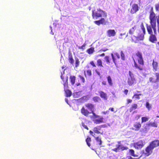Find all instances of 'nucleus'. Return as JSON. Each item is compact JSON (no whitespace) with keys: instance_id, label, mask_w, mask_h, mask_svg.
I'll return each instance as SVG.
<instances>
[{"instance_id":"nucleus-1","label":"nucleus","mask_w":159,"mask_h":159,"mask_svg":"<svg viewBox=\"0 0 159 159\" xmlns=\"http://www.w3.org/2000/svg\"><path fill=\"white\" fill-rule=\"evenodd\" d=\"M85 107H83L81 109V113L84 116L88 117L89 114L92 113L93 115L90 116L94 124H98L104 122L103 118L96 114L94 112V106L91 103H87L85 104Z\"/></svg>"},{"instance_id":"nucleus-2","label":"nucleus","mask_w":159,"mask_h":159,"mask_svg":"<svg viewBox=\"0 0 159 159\" xmlns=\"http://www.w3.org/2000/svg\"><path fill=\"white\" fill-rule=\"evenodd\" d=\"M149 18L150 25H149L148 24H146V28L148 34H151L153 33L152 30V28L154 34H156V21L157 25H159V14L158 16H156V14L153 11L152 7H151L149 12Z\"/></svg>"},{"instance_id":"nucleus-3","label":"nucleus","mask_w":159,"mask_h":159,"mask_svg":"<svg viewBox=\"0 0 159 159\" xmlns=\"http://www.w3.org/2000/svg\"><path fill=\"white\" fill-rule=\"evenodd\" d=\"M140 27L142 32L139 30L138 32L137 36L134 35L135 30L137 29L136 25H134L129 30V33L126 35V37H129L131 39L132 42L135 43H137L141 40H143L144 35L145 34L146 30L143 23L141 24Z\"/></svg>"},{"instance_id":"nucleus-4","label":"nucleus","mask_w":159,"mask_h":159,"mask_svg":"<svg viewBox=\"0 0 159 159\" xmlns=\"http://www.w3.org/2000/svg\"><path fill=\"white\" fill-rule=\"evenodd\" d=\"M132 58L135 68L139 71L143 70L144 69V61L142 53L138 51L132 54Z\"/></svg>"},{"instance_id":"nucleus-5","label":"nucleus","mask_w":159,"mask_h":159,"mask_svg":"<svg viewBox=\"0 0 159 159\" xmlns=\"http://www.w3.org/2000/svg\"><path fill=\"white\" fill-rule=\"evenodd\" d=\"M92 16L93 19H97L98 18L102 17L106 18L107 14L105 11L100 9H97V10H94L92 11Z\"/></svg>"},{"instance_id":"nucleus-6","label":"nucleus","mask_w":159,"mask_h":159,"mask_svg":"<svg viewBox=\"0 0 159 159\" xmlns=\"http://www.w3.org/2000/svg\"><path fill=\"white\" fill-rule=\"evenodd\" d=\"M129 77L128 78L127 83L129 86H132L135 83L136 80L134 74L130 71H129Z\"/></svg>"},{"instance_id":"nucleus-7","label":"nucleus","mask_w":159,"mask_h":159,"mask_svg":"<svg viewBox=\"0 0 159 159\" xmlns=\"http://www.w3.org/2000/svg\"><path fill=\"white\" fill-rule=\"evenodd\" d=\"M145 143L142 140H139L137 142L133 143L134 147L137 149H140L144 145Z\"/></svg>"},{"instance_id":"nucleus-8","label":"nucleus","mask_w":159,"mask_h":159,"mask_svg":"<svg viewBox=\"0 0 159 159\" xmlns=\"http://www.w3.org/2000/svg\"><path fill=\"white\" fill-rule=\"evenodd\" d=\"M156 77H151L149 78V81L152 83H155L159 82V72H155L154 73Z\"/></svg>"},{"instance_id":"nucleus-9","label":"nucleus","mask_w":159,"mask_h":159,"mask_svg":"<svg viewBox=\"0 0 159 159\" xmlns=\"http://www.w3.org/2000/svg\"><path fill=\"white\" fill-rule=\"evenodd\" d=\"M105 127L106 125H105L98 126L93 128V131L95 133L102 134L103 131H101V129Z\"/></svg>"},{"instance_id":"nucleus-10","label":"nucleus","mask_w":159,"mask_h":159,"mask_svg":"<svg viewBox=\"0 0 159 159\" xmlns=\"http://www.w3.org/2000/svg\"><path fill=\"white\" fill-rule=\"evenodd\" d=\"M140 7L138 4L134 3L133 4L131 9L130 12L131 14H134L136 13L139 9Z\"/></svg>"},{"instance_id":"nucleus-11","label":"nucleus","mask_w":159,"mask_h":159,"mask_svg":"<svg viewBox=\"0 0 159 159\" xmlns=\"http://www.w3.org/2000/svg\"><path fill=\"white\" fill-rule=\"evenodd\" d=\"M150 35L148 38V41L152 43H156L157 41V38L156 35V34H154L152 33L149 34Z\"/></svg>"},{"instance_id":"nucleus-12","label":"nucleus","mask_w":159,"mask_h":159,"mask_svg":"<svg viewBox=\"0 0 159 159\" xmlns=\"http://www.w3.org/2000/svg\"><path fill=\"white\" fill-rule=\"evenodd\" d=\"M141 127V124L139 122H136L133 124V126L132 128L133 130L137 131L139 130Z\"/></svg>"},{"instance_id":"nucleus-13","label":"nucleus","mask_w":159,"mask_h":159,"mask_svg":"<svg viewBox=\"0 0 159 159\" xmlns=\"http://www.w3.org/2000/svg\"><path fill=\"white\" fill-rule=\"evenodd\" d=\"M61 77L63 82V84L64 86V88H66V89L68 87V77L67 76H63L61 74Z\"/></svg>"},{"instance_id":"nucleus-14","label":"nucleus","mask_w":159,"mask_h":159,"mask_svg":"<svg viewBox=\"0 0 159 159\" xmlns=\"http://www.w3.org/2000/svg\"><path fill=\"white\" fill-rule=\"evenodd\" d=\"M111 56L113 63L116 64L117 62V60L119 59L120 58V55L118 53L116 52L114 53V54L112 53H111Z\"/></svg>"},{"instance_id":"nucleus-15","label":"nucleus","mask_w":159,"mask_h":159,"mask_svg":"<svg viewBox=\"0 0 159 159\" xmlns=\"http://www.w3.org/2000/svg\"><path fill=\"white\" fill-rule=\"evenodd\" d=\"M153 149V148L149 144L145 148L146 152L145 154L147 156L149 155L152 152Z\"/></svg>"},{"instance_id":"nucleus-16","label":"nucleus","mask_w":159,"mask_h":159,"mask_svg":"<svg viewBox=\"0 0 159 159\" xmlns=\"http://www.w3.org/2000/svg\"><path fill=\"white\" fill-rule=\"evenodd\" d=\"M154 149V148L159 146V140L155 139L152 141L149 144Z\"/></svg>"},{"instance_id":"nucleus-17","label":"nucleus","mask_w":159,"mask_h":159,"mask_svg":"<svg viewBox=\"0 0 159 159\" xmlns=\"http://www.w3.org/2000/svg\"><path fill=\"white\" fill-rule=\"evenodd\" d=\"M152 65L153 71L156 72L157 71L158 69V62L156 61H155L154 60H153Z\"/></svg>"},{"instance_id":"nucleus-18","label":"nucleus","mask_w":159,"mask_h":159,"mask_svg":"<svg viewBox=\"0 0 159 159\" xmlns=\"http://www.w3.org/2000/svg\"><path fill=\"white\" fill-rule=\"evenodd\" d=\"M107 36L109 37L114 36L116 34V32L114 30H109L107 32Z\"/></svg>"},{"instance_id":"nucleus-19","label":"nucleus","mask_w":159,"mask_h":159,"mask_svg":"<svg viewBox=\"0 0 159 159\" xmlns=\"http://www.w3.org/2000/svg\"><path fill=\"white\" fill-rule=\"evenodd\" d=\"M98 93L99 94L100 97L105 100H107L108 99V96L107 94L103 91H100Z\"/></svg>"},{"instance_id":"nucleus-20","label":"nucleus","mask_w":159,"mask_h":159,"mask_svg":"<svg viewBox=\"0 0 159 159\" xmlns=\"http://www.w3.org/2000/svg\"><path fill=\"white\" fill-rule=\"evenodd\" d=\"M104 17L102 18L100 20L95 21L94 22L96 25H99L100 24H105L106 21Z\"/></svg>"},{"instance_id":"nucleus-21","label":"nucleus","mask_w":159,"mask_h":159,"mask_svg":"<svg viewBox=\"0 0 159 159\" xmlns=\"http://www.w3.org/2000/svg\"><path fill=\"white\" fill-rule=\"evenodd\" d=\"M104 59L108 64L110 65L112 64L113 61L112 59L111 60V58L108 56H106L104 57Z\"/></svg>"},{"instance_id":"nucleus-22","label":"nucleus","mask_w":159,"mask_h":159,"mask_svg":"<svg viewBox=\"0 0 159 159\" xmlns=\"http://www.w3.org/2000/svg\"><path fill=\"white\" fill-rule=\"evenodd\" d=\"M147 127H149L150 126H152L154 127H157V125L156 122H153L149 123H147L146 124Z\"/></svg>"},{"instance_id":"nucleus-23","label":"nucleus","mask_w":159,"mask_h":159,"mask_svg":"<svg viewBox=\"0 0 159 159\" xmlns=\"http://www.w3.org/2000/svg\"><path fill=\"white\" fill-rule=\"evenodd\" d=\"M68 60L69 62L71 64H73L74 63V60L72 54L71 53H69V54Z\"/></svg>"},{"instance_id":"nucleus-24","label":"nucleus","mask_w":159,"mask_h":159,"mask_svg":"<svg viewBox=\"0 0 159 159\" xmlns=\"http://www.w3.org/2000/svg\"><path fill=\"white\" fill-rule=\"evenodd\" d=\"M84 74L85 77H86L87 76H90L92 75V71L90 69L86 71H84Z\"/></svg>"},{"instance_id":"nucleus-25","label":"nucleus","mask_w":159,"mask_h":159,"mask_svg":"<svg viewBox=\"0 0 159 159\" xmlns=\"http://www.w3.org/2000/svg\"><path fill=\"white\" fill-rule=\"evenodd\" d=\"M70 80L72 85H74L75 83L76 77L74 75H71L70 77Z\"/></svg>"},{"instance_id":"nucleus-26","label":"nucleus","mask_w":159,"mask_h":159,"mask_svg":"<svg viewBox=\"0 0 159 159\" xmlns=\"http://www.w3.org/2000/svg\"><path fill=\"white\" fill-rule=\"evenodd\" d=\"M107 78L109 85L110 86H112L113 83L111 77L110 75H108L107 76Z\"/></svg>"},{"instance_id":"nucleus-27","label":"nucleus","mask_w":159,"mask_h":159,"mask_svg":"<svg viewBox=\"0 0 159 159\" xmlns=\"http://www.w3.org/2000/svg\"><path fill=\"white\" fill-rule=\"evenodd\" d=\"M65 88H64V90L66 95V97H68L71 96L72 95V92L69 89L65 90Z\"/></svg>"},{"instance_id":"nucleus-28","label":"nucleus","mask_w":159,"mask_h":159,"mask_svg":"<svg viewBox=\"0 0 159 159\" xmlns=\"http://www.w3.org/2000/svg\"><path fill=\"white\" fill-rule=\"evenodd\" d=\"M121 145L120 144H117L116 145V148L112 149V150L116 152H117L121 149Z\"/></svg>"},{"instance_id":"nucleus-29","label":"nucleus","mask_w":159,"mask_h":159,"mask_svg":"<svg viewBox=\"0 0 159 159\" xmlns=\"http://www.w3.org/2000/svg\"><path fill=\"white\" fill-rule=\"evenodd\" d=\"M97 65L98 67H103V65L102 64V60L100 59H98L97 61Z\"/></svg>"},{"instance_id":"nucleus-30","label":"nucleus","mask_w":159,"mask_h":159,"mask_svg":"<svg viewBox=\"0 0 159 159\" xmlns=\"http://www.w3.org/2000/svg\"><path fill=\"white\" fill-rule=\"evenodd\" d=\"M138 107V105L136 104H132L131 106V107L129 109V111L130 112L132 111L133 110L136 109Z\"/></svg>"},{"instance_id":"nucleus-31","label":"nucleus","mask_w":159,"mask_h":159,"mask_svg":"<svg viewBox=\"0 0 159 159\" xmlns=\"http://www.w3.org/2000/svg\"><path fill=\"white\" fill-rule=\"evenodd\" d=\"M94 51V48L93 47H91L88 49L87 51V52L89 54H93Z\"/></svg>"},{"instance_id":"nucleus-32","label":"nucleus","mask_w":159,"mask_h":159,"mask_svg":"<svg viewBox=\"0 0 159 159\" xmlns=\"http://www.w3.org/2000/svg\"><path fill=\"white\" fill-rule=\"evenodd\" d=\"M129 154L132 156L134 157H137L138 155L134 154V151L133 149H130L129 150Z\"/></svg>"},{"instance_id":"nucleus-33","label":"nucleus","mask_w":159,"mask_h":159,"mask_svg":"<svg viewBox=\"0 0 159 159\" xmlns=\"http://www.w3.org/2000/svg\"><path fill=\"white\" fill-rule=\"evenodd\" d=\"M141 95H142V93H135L132 97V98H134L135 99H140V97L139 96Z\"/></svg>"},{"instance_id":"nucleus-34","label":"nucleus","mask_w":159,"mask_h":159,"mask_svg":"<svg viewBox=\"0 0 159 159\" xmlns=\"http://www.w3.org/2000/svg\"><path fill=\"white\" fill-rule=\"evenodd\" d=\"M93 100L95 102H98L101 101V98L98 96H95L93 98Z\"/></svg>"},{"instance_id":"nucleus-35","label":"nucleus","mask_w":159,"mask_h":159,"mask_svg":"<svg viewBox=\"0 0 159 159\" xmlns=\"http://www.w3.org/2000/svg\"><path fill=\"white\" fill-rule=\"evenodd\" d=\"M95 138V139L97 142V144L99 145L100 146L102 144V140L100 138L98 137Z\"/></svg>"},{"instance_id":"nucleus-36","label":"nucleus","mask_w":159,"mask_h":159,"mask_svg":"<svg viewBox=\"0 0 159 159\" xmlns=\"http://www.w3.org/2000/svg\"><path fill=\"white\" fill-rule=\"evenodd\" d=\"M91 141V138L88 136L86 139V142L87 144L90 147L91 146V144L90 142Z\"/></svg>"},{"instance_id":"nucleus-37","label":"nucleus","mask_w":159,"mask_h":159,"mask_svg":"<svg viewBox=\"0 0 159 159\" xmlns=\"http://www.w3.org/2000/svg\"><path fill=\"white\" fill-rule=\"evenodd\" d=\"M78 77L80 79L81 81V83L82 84H83L85 82V79L84 77L81 75H79Z\"/></svg>"},{"instance_id":"nucleus-38","label":"nucleus","mask_w":159,"mask_h":159,"mask_svg":"<svg viewBox=\"0 0 159 159\" xmlns=\"http://www.w3.org/2000/svg\"><path fill=\"white\" fill-rule=\"evenodd\" d=\"M75 66L76 67H77L79 66L80 61L79 59L77 57H75Z\"/></svg>"},{"instance_id":"nucleus-39","label":"nucleus","mask_w":159,"mask_h":159,"mask_svg":"<svg viewBox=\"0 0 159 159\" xmlns=\"http://www.w3.org/2000/svg\"><path fill=\"white\" fill-rule=\"evenodd\" d=\"M148 120V118L147 116H143L141 118V123L146 122Z\"/></svg>"},{"instance_id":"nucleus-40","label":"nucleus","mask_w":159,"mask_h":159,"mask_svg":"<svg viewBox=\"0 0 159 159\" xmlns=\"http://www.w3.org/2000/svg\"><path fill=\"white\" fill-rule=\"evenodd\" d=\"M141 157V156H140L138 158H133L130 156H127L126 157H124L121 159H139Z\"/></svg>"},{"instance_id":"nucleus-41","label":"nucleus","mask_w":159,"mask_h":159,"mask_svg":"<svg viewBox=\"0 0 159 159\" xmlns=\"http://www.w3.org/2000/svg\"><path fill=\"white\" fill-rule=\"evenodd\" d=\"M81 124L82 125L84 128L87 130L89 129V128L87 126V123H85V122H82Z\"/></svg>"},{"instance_id":"nucleus-42","label":"nucleus","mask_w":159,"mask_h":159,"mask_svg":"<svg viewBox=\"0 0 159 159\" xmlns=\"http://www.w3.org/2000/svg\"><path fill=\"white\" fill-rule=\"evenodd\" d=\"M146 108L148 109V110H149L152 108L151 105L148 102H147L146 104Z\"/></svg>"},{"instance_id":"nucleus-43","label":"nucleus","mask_w":159,"mask_h":159,"mask_svg":"<svg viewBox=\"0 0 159 159\" xmlns=\"http://www.w3.org/2000/svg\"><path fill=\"white\" fill-rule=\"evenodd\" d=\"M120 55L121 57V58L123 60H125V55L123 53V51H121L120 52Z\"/></svg>"},{"instance_id":"nucleus-44","label":"nucleus","mask_w":159,"mask_h":159,"mask_svg":"<svg viewBox=\"0 0 159 159\" xmlns=\"http://www.w3.org/2000/svg\"><path fill=\"white\" fill-rule=\"evenodd\" d=\"M120 150L121 151H124V150H127L129 149V148L127 146H121V148H120Z\"/></svg>"},{"instance_id":"nucleus-45","label":"nucleus","mask_w":159,"mask_h":159,"mask_svg":"<svg viewBox=\"0 0 159 159\" xmlns=\"http://www.w3.org/2000/svg\"><path fill=\"white\" fill-rule=\"evenodd\" d=\"M86 44L85 43H84L82 46H80L79 47V49H81L84 50L85 49V46Z\"/></svg>"},{"instance_id":"nucleus-46","label":"nucleus","mask_w":159,"mask_h":159,"mask_svg":"<svg viewBox=\"0 0 159 159\" xmlns=\"http://www.w3.org/2000/svg\"><path fill=\"white\" fill-rule=\"evenodd\" d=\"M90 64L93 67H96V66L93 61H91L90 62Z\"/></svg>"},{"instance_id":"nucleus-47","label":"nucleus","mask_w":159,"mask_h":159,"mask_svg":"<svg viewBox=\"0 0 159 159\" xmlns=\"http://www.w3.org/2000/svg\"><path fill=\"white\" fill-rule=\"evenodd\" d=\"M95 71L97 74L99 76H100L101 75V73L99 71V70L98 69H95Z\"/></svg>"},{"instance_id":"nucleus-48","label":"nucleus","mask_w":159,"mask_h":159,"mask_svg":"<svg viewBox=\"0 0 159 159\" xmlns=\"http://www.w3.org/2000/svg\"><path fill=\"white\" fill-rule=\"evenodd\" d=\"M108 50V49L106 48H103L101 49L98 52H105Z\"/></svg>"},{"instance_id":"nucleus-49","label":"nucleus","mask_w":159,"mask_h":159,"mask_svg":"<svg viewBox=\"0 0 159 159\" xmlns=\"http://www.w3.org/2000/svg\"><path fill=\"white\" fill-rule=\"evenodd\" d=\"M128 92V90L127 89H125L124 91V93L125 95H127Z\"/></svg>"},{"instance_id":"nucleus-50","label":"nucleus","mask_w":159,"mask_h":159,"mask_svg":"<svg viewBox=\"0 0 159 159\" xmlns=\"http://www.w3.org/2000/svg\"><path fill=\"white\" fill-rule=\"evenodd\" d=\"M89 133L90 134L93 136L94 137H95L94 136L95 135V134H94L93 132V131H92L91 130H90Z\"/></svg>"},{"instance_id":"nucleus-51","label":"nucleus","mask_w":159,"mask_h":159,"mask_svg":"<svg viewBox=\"0 0 159 159\" xmlns=\"http://www.w3.org/2000/svg\"><path fill=\"white\" fill-rule=\"evenodd\" d=\"M140 115H137L135 116V119L136 120H138L140 118Z\"/></svg>"},{"instance_id":"nucleus-52","label":"nucleus","mask_w":159,"mask_h":159,"mask_svg":"<svg viewBox=\"0 0 159 159\" xmlns=\"http://www.w3.org/2000/svg\"><path fill=\"white\" fill-rule=\"evenodd\" d=\"M127 104H128L129 103H131L132 102V100L130 99H127Z\"/></svg>"},{"instance_id":"nucleus-53","label":"nucleus","mask_w":159,"mask_h":159,"mask_svg":"<svg viewBox=\"0 0 159 159\" xmlns=\"http://www.w3.org/2000/svg\"><path fill=\"white\" fill-rule=\"evenodd\" d=\"M80 85H81V83L80 82L79 80H78V82L77 83H76L75 85L76 86H80Z\"/></svg>"},{"instance_id":"nucleus-54","label":"nucleus","mask_w":159,"mask_h":159,"mask_svg":"<svg viewBox=\"0 0 159 159\" xmlns=\"http://www.w3.org/2000/svg\"><path fill=\"white\" fill-rule=\"evenodd\" d=\"M102 84L105 85L107 84V82L106 81H103L102 82Z\"/></svg>"},{"instance_id":"nucleus-55","label":"nucleus","mask_w":159,"mask_h":159,"mask_svg":"<svg viewBox=\"0 0 159 159\" xmlns=\"http://www.w3.org/2000/svg\"><path fill=\"white\" fill-rule=\"evenodd\" d=\"M144 129H145L146 131L147 129H149V127H147V125H145V126L144 128Z\"/></svg>"},{"instance_id":"nucleus-56","label":"nucleus","mask_w":159,"mask_h":159,"mask_svg":"<svg viewBox=\"0 0 159 159\" xmlns=\"http://www.w3.org/2000/svg\"><path fill=\"white\" fill-rule=\"evenodd\" d=\"M105 56V53H102L101 54H99L98 56L100 57H103Z\"/></svg>"},{"instance_id":"nucleus-57","label":"nucleus","mask_w":159,"mask_h":159,"mask_svg":"<svg viewBox=\"0 0 159 159\" xmlns=\"http://www.w3.org/2000/svg\"><path fill=\"white\" fill-rule=\"evenodd\" d=\"M109 110H111V111H114V108H113V107L110 108H109Z\"/></svg>"},{"instance_id":"nucleus-58","label":"nucleus","mask_w":159,"mask_h":159,"mask_svg":"<svg viewBox=\"0 0 159 159\" xmlns=\"http://www.w3.org/2000/svg\"><path fill=\"white\" fill-rule=\"evenodd\" d=\"M83 98L84 99H86V98H87V100L88 99H89L87 96H84L83 97Z\"/></svg>"},{"instance_id":"nucleus-59","label":"nucleus","mask_w":159,"mask_h":159,"mask_svg":"<svg viewBox=\"0 0 159 159\" xmlns=\"http://www.w3.org/2000/svg\"><path fill=\"white\" fill-rule=\"evenodd\" d=\"M157 45L159 46V41L157 42V43L156 44V46H157Z\"/></svg>"},{"instance_id":"nucleus-60","label":"nucleus","mask_w":159,"mask_h":159,"mask_svg":"<svg viewBox=\"0 0 159 159\" xmlns=\"http://www.w3.org/2000/svg\"><path fill=\"white\" fill-rule=\"evenodd\" d=\"M65 101L67 103H68V99L67 98H65Z\"/></svg>"},{"instance_id":"nucleus-61","label":"nucleus","mask_w":159,"mask_h":159,"mask_svg":"<svg viewBox=\"0 0 159 159\" xmlns=\"http://www.w3.org/2000/svg\"><path fill=\"white\" fill-rule=\"evenodd\" d=\"M65 66H64L62 67V69H63Z\"/></svg>"},{"instance_id":"nucleus-62","label":"nucleus","mask_w":159,"mask_h":159,"mask_svg":"<svg viewBox=\"0 0 159 159\" xmlns=\"http://www.w3.org/2000/svg\"><path fill=\"white\" fill-rule=\"evenodd\" d=\"M120 143V142H118V143H119V144Z\"/></svg>"},{"instance_id":"nucleus-63","label":"nucleus","mask_w":159,"mask_h":159,"mask_svg":"<svg viewBox=\"0 0 159 159\" xmlns=\"http://www.w3.org/2000/svg\"><path fill=\"white\" fill-rule=\"evenodd\" d=\"M137 93H139V91H137Z\"/></svg>"}]
</instances>
